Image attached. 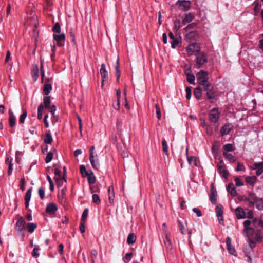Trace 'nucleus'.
Listing matches in <instances>:
<instances>
[{
    "instance_id": "nucleus-38",
    "label": "nucleus",
    "mask_w": 263,
    "mask_h": 263,
    "mask_svg": "<svg viewBox=\"0 0 263 263\" xmlns=\"http://www.w3.org/2000/svg\"><path fill=\"white\" fill-rule=\"evenodd\" d=\"M263 234L260 230H257L255 234V240L258 242H261Z\"/></svg>"
},
{
    "instance_id": "nucleus-58",
    "label": "nucleus",
    "mask_w": 263,
    "mask_h": 263,
    "mask_svg": "<svg viewBox=\"0 0 263 263\" xmlns=\"http://www.w3.org/2000/svg\"><path fill=\"white\" fill-rule=\"evenodd\" d=\"M40 70H41V76L42 79V81H43L44 78L45 77V72L43 69V61L41 60V64H40Z\"/></svg>"
},
{
    "instance_id": "nucleus-40",
    "label": "nucleus",
    "mask_w": 263,
    "mask_h": 263,
    "mask_svg": "<svg viewBox=\"0 0 263 263\" xmlns=\"http://www.w3.org/2000/svg\"><path fill=\"white\" fill-rule=\"evenodd\" d=\"M27 116V112L26 110L23 109V113L20 116L19 118V123L23 124L24 123L25 120Z\"/></svg>"
},
{
    "instance_id": "nucleus-8",
    "label": "nucleus",
    "mask_w": 263,
    "mask_h": 263,
    "mask_svg": "<svg viewBox=\"0 0 263 263\" xmlns=\"http://www.w3.org/2000/svg\"><path fill=\"white\" fill-rule=\"evenodd\" d=\"M100 74L102 77V86H103L104 83L107 82L108 80V73L105 67V65L102 63L101 65Z\"/></svg>"
},
{
    "instance_id": "nucleus-36",
    "label": "nucleus",
    "mask_w": 263,
    "mask_h": 263,
    "mask_svg": "<svg viewBox=\"0 0 263 263\" xmlns=\"http://www.w3.org/2000/svg\"><path fill=\"white\" fill-rule=\"evenodd\" d=\"M178 221L181 233L183 235L185 234L187 232L186 226H184L180 220Z\"/></svg>"
},
{
    "instance_id": "nucleus-19",
    "label": "nucleus",
    "mask_w": 263,
    "mask_h": 263,
    "mask_svg": "<svg viewBox=\"0 0 263 263\" xmlns=\"http://www.w3.org/2000/svg\"><path fill=\"white\" fill-rule=\"evenodd\" d=\"M9 125L11 128H13L16 124V119L15 116L11 109H9Z\"/></svg>"
},
{
    "instance_id": "nucleus-47",
    "label": "nucleus",
    "mask_w": 263,
    "mask_h": 263,
    "mask_svg": "<svg viewBox=\"0 0 263 263\" xmlns=\"http://www.w3.org/2000/svg\"><path fill=\"white\" fill-rule=\"evenodd\" d=\"M243 224L244 226V231H247L251 229V228L250 227V225L251 224V221L250 220H245L243 222Z\"/></svg>"
},
{
    "instance_id": "nucleus-57",
    "label": "nucleus",
    "mask_w": 263,
    "mask_h": 263,
    "mask_svg": "<svg viewBox=\"0 0 263 263\" xmlns=\"http://www.w3.org/2000/svg\"><path fill=\"white\" fill-rule=\"evenodd\" d=\"M38 193L41 199H43L45 197V191L42 187H40L38 190Z\"/></svg>"
},
{
    "instance_id": "nucleus-21",
    "label": "nucleus",
    "mask_w": 263,
    "mask_h": 263,
    "mask_svg": "<svg viewBox=\"0 0 263 263\" xmlns=\"http://www.w3.org/2000/svg\"><path fill=\"white\" fill-rule=\"evenodd\" d=\"M235 213L238 219H242L246 218V213L241 207H237L235 210Z\"/></svg>"
},
{
    "instance_id": "nucleus-13",
    "label": "nucleus",
    "mask_w": 263,
    "mask_h": 263,
    "mask_svg": "<svg viewBox=\"0 0 263 263\" xmlns=\"http://www.w3.org/2000/svg\"><path fill=\"white\" fill-rule=\"evenodd\" d=\"M253 170H256V174L257 176L260 175L263 173V162L255 163L252 167Z\"/></svg>"
},
{
    "instance_id": "nucleus-31",
    "label": "nucleus",
    "mask_w": 263,
    "mask_h": 263,
    "mask_svg": "<svg viewBox=\"0 0 263 263\" xmlns=\"http://www.w3.org/2000/svg\"><path fill=\"white\" fill-rule=\"evenodd\" d=\"M174 26L173 27V30L174 32H177L181 27L180 21L178 19L174 20Z\"/></svg>"
},
{
    "instance_id": "nucleus-55",
    "label": "nucleus",
    "mask_w": 263,
    "mask_h": 263,
    "mask_svg": "<svg viewBox=\"0 0 263 263\" xmlns=\"http://www.w3.org/2000/svg\"><path fill=\"white\" fill-rule=\"evenodd\" d=\"M98 256V252L96 250H92L91 251V257L92 259V263H95V258Z\"/></svg>"
},
{
    "instance_id": "nucleus-9",
    "label": "nucleus",
    "mask_w": 263,
    "mask_h": 263,
    "mask_svg": "<svg viewBox=\"0 0 263 263\" xmlns=\"http://www.w3.org/2000/svg\"><path fill=\"white\" fill-rule=\"evenodd\" d=\"M186 51L190 55L193 54L194 53L199 52V46L197 43H193L189 45L186 47Z\"/></svg>"
},
{
    "instance_id": "nucleus-56",
    "label": "nucleus",
    "mask_w": 263,
    "mask_h": 263,
    "mask_svg": "<svg viewBox=\"0 0 263 263\" xmlns=\"http://www.w3.org/2000/svg\"><path fill=\"white\" fill-rule=\"evenodd\" d=\"M197 24L196 23H191L189 25H188L184 29L186 30V31H188L190 29H193V28H195L196 27H197Z\"/></svg>"
},
{
    "instance_id": "nucleus-20",
    "label": "nucleus",
    "mask_w": 263,
    "mask_h": 263,
    "mask_svg": "<svg viewBox=\"0 0 263 263\" xmlns=\"http://www.w3.org/2000/svg\"><path fill=\"white\" fill-rule=\"evenodd\" d=\"M32 187L29 188L26 192L25 200V208L27 209L29 206V201L31 197Z\"/></svg>"
},
{
    "instance_id": "nucleus-63",
    "label": "nucleus",
    "mask_w": 263,
    "mask_h": 263,
    "mask_svg": "<svg viewBox=\"0 0 263 263\" xmlns=\"http://www.w3.org/2000/svg\"><path fill=\"white\" fill-rule=\"evenodd\" d=\"M132 255H133V254H132V253H127L125 255V256L123 257V259L124 261V262H126V261H125V259H127L128 261L130 260V259L132 258Z\"/></svg>"
},
{
    "instance_id": "nucleus-48",
    "label": "nucleus",
    "mask_w": 263,
    "mask_h": 263,
    "mask_svg": "<svg viewBox=\"0 0 263 263\" xmlns=\"http://www.w3.org/2000/svg\"><path fill=\"white\" fill-rule=\"evenodd\" d=\"M187 81L191 84H195V76L193 74H187Z\"/></svg>"
},
{
    "instance_id": "nucleus-15",
    "label": "nucleus",
    "mask_w": 263,
    "mask_h": 263,
    "mask_svg": "<svg viewBox=\"0 0 263 263\" xmlns=\"http://www.w3.org/2000/svg\"><path fill=\"white\" fill-rule=\"evenodd\" d=\"M194 18L193 14L191 13L184 14L181 16L182 24L185 25L191 22Z\"/></svg>"
},
{
    "instance_id": "nucleus-43",
    "label": "nucleus",
    "mask_w": 263,
    "mask_h": 263,
    "mask_svg": "<svg viewBox=\"0 0 263 263\" xmlns=\"http://www.w3.org/2000/svg\"><path fill=\"white\" fill-rule=\"evenodd\" d=\"M162 143L163 151L166 155H168V147H167V142L164 139H163V140L162 141Z\"/></svg>"
},
{
    "instance_id": "nucleus-53",
    "label": "nucleus",
    "mask_w": 263,
    "mask_h": 263,
    "mask_svg": "<svg viewBox=\"0 0 263 263\" xmlns=\"http://www.w3.org/2000/svg\"><path fill=\"white\" fill-rule=\"evenodd\" d=\"M53 154L52 152H49L47 154L46 157L45 158L46 163H49L52 160V159L53 158Z\"/></svg>"
},
{
    "instance_id": "nucleus-28",
    "label": "nucleus",
    "mask_w": 263,
    "mask_h": 263,
    "mask_svg": "<svg viewBox=\"0 0 263 263\" xmlns=\"http://www.w3.org/2000/svg\"><path fill=\"white\" fill-rule=\"evenodd\" d=\"M37 225L32 222H29L26 224V229L30 233H33Z\"/></svg>"
},
{
    "instance_id": "nucleus-17",
    "label": "nucleus",
    "mask_w": 263,
    "mask_h": 263,
    "mask_svg": "<svg viewBox=\"0 0 263 263\" xmlns=\"http://www.w3.org/2000/svg\"><path fill=\"white\" fill-rule=\"evenodd\" d=\"M248 194L250 200V202L249 203V206L250 208H253L255 205V202H256L258 197L253 192H250Z\"/></svg>"
},
{
    "instance_id": "nucleus-6",
    "label": "nucleus",
    "mask_w": 263,
    "mask_h": 263,
    "mask_svg": "<svg viewBox=\"0 0 263 263\" xmlns=\"http://www.w3.org/2000/svg\"><path fill=\"white\" fill-rule=\"evenodd\" d=\"M220 113L219 112L217 108H213L209 115V117L210 121L212 123H216L219 118Z\"/></svg>"
},
{
    "instance_id": "nucleus-37",
    "label": "nucleus",
    "mask_w": 263,
    "mask_h": 263,
    "mask_svg": "<svg viewBox=\"0 0 263 263\" xmlns=\"http://www.w3.org/2000/svg\"><path fill=\"white\" fill-rule=\"evenodd\" d=\"M44 107L46 108H48L50 106L51 100L50 96H46L43 99Z\"/></svg>"
},
{
    "instance_id": "nucleus-3",
    "label": "nucleus",
    "mask_w": 263,
    "mask_h": 263,
    "mask_svg": "<svg viewBox=\"0 0 263 263\" xmlns=\"http://www.w3.org/2000/svg\"><path fill=\"white\" fill-rule=\"evenodd\" d=\"M26 222L24 218L22 216L19 217L16 223V230L18 232L21 234L22 237L25 236L24 231L25 230Z\"/></svg>"
},
{
    "instance_id": "nucleus-32",
    "label": "nucleus",
    "mask_w": 263,
    "mask_h": 263,
    "mask_svg": "<svg viewBox=\"0 0 263 263\" xmlns=\"http://www.w3.org/2000/svg\"><path fill=\"white\" fill-rule=\"evenodd\" d=\"M194 95L197 99H200L202 95V89L200 87H196L194 90Z\"/></svg>"
},
{
    "instance_id": "nucleus-26",
    "label": "nucleus",
    "mask_w": 263,
    "mask_h": 263,
    "mask_svg": "<svg viewBox=\"0 0 263 263\" xmlns=\"http://www.w3.org/2000/svg\"><path fill=\"white\" fill-rule=\"evenodd\" d=\"M222 154L225 159L232 163L235 162L236 160V158L231 154H229L226 152H223Z\"/></svg>"
},
{
    "instance_id": "nucleus-5",
    "label": "nucleus",
    "mask_w": 263,
    "mask_h": 263,
    "mask_svg": "<svg viewBox=\"0 0 263 263\" xmlns=\"http://www.w3.org/2000/svg\"><path fill=\"white\" fill-rule=\"evenodd\" d=\"M176 5L180 10L186 11L190 9L191 2L186 0H178L176 3Z\"/></svg>"
},
{
    "instance_id": "nucleus-49",
    "label": "nucleus",
    "mask_w": 263,
    "mask_h": 263,
    "mask_svg": "<svg viewBox=\"0 0 263 263\" xmlns=\"http://www.w3.org/2000/svg\"><path fill=\"white\" fill-rule=\"evenodd\" d=\"M54 180L56 182V184L58 187H61L63 184V179L61 178L54 177Z\"/></svg>"
},
{
    "instance_id": "nucleus-45",
    "label": "nucleus",
    "mask_w": 263,
    "mask_h": 263,
    "mask_svg": "<svg viewBox=\"0 0 263 263\" xmlns=\"http://www.w3.org/2000/svg\"><path fill=\"white\" fill-rule=\"evenodd\" d=\"M223 149L226 152H232L234 150L232 144H226L223 146Z\"/></svg>"
},
{
    "instance_id": "nucleus-42",
    "label": "nucleus",
    "mask_w": 263,
    "mask_h": 263,
    "mask_svg": "<svg viewBox=\"0 0 263 263\" xmlns=\"http://www.w3.org/2000/svg\"><path fill=\"white\" fill-rule=\"evenodd\" d=\"M171 43L172 48H175L178 45L181 43L180 39L175 37L172 40V41Z\"/></svg>"
},
{
    "instance_id": "nucleus-41",
    "label": "nucleus",
    "mask_w": 263,
    "mask_h": 263,
    "mask_svg": "<svg viewBox=\"0 0 263 263\" xmlns=\"http://www.w3.org/2000/svg\"><path fill=\"white\" fill-rule=\"evenodd\" d=\"M164 244L165 247L168 249H171L172 248V243L171 240L167 235H165V239L164 240Z\"/></svg>"
},
{
    "instance_id": "nucleus-23",
    "label": "nucleus",
    "mask_w": 263,
    "mask_h": 263,
    "mask_svg": "<svg viewBox=\"0 0 263 263\" xmlns=\"http://www.w3.org/2000/svg\"><path fill=\"white\" fill-rule=\"evenodd\" d=\"M31 75L33 78L34 81H36L39 77V68L36 64L32 65Z\"/></svg>"
},
{
    "instance_id": "nucleus-14",
    "label": "nucleus",
    "mask_w": 263,
    "mask_h": 263,
    "mask_svg": "<svg viewBox=\"0 0 263 263\" xmlns=\"http://www.w3.org/2000/svg\"><path fill=\"white\" fill-rule=\"evenodd\" d=\"M224 167L225 166L220 164L217 165V168L218 170L219 174L222 177L224 178L225 179H227L228 178L229 173Z\"/></svg>"
},
{
    "instance_id": "nucleus-62",
    "label": "nucleus",
    "mask_w": 263,
    "mask_h": 263,
    "mask_svg": "<svg viewBox=\"0 0 263 263\" xmlns=\"http://www.w3.org/2000/svg\"><path fill=\"white\" fill-rule=\"evenodd\" d=\"M95 149V147L92 146L90 148V154H89V160L90 161H93V151Z\"/></svg>"
},
{
    "instance_id": "nucleus-35",
    "label": "nucleus",
    "mask_w": 263,
    "mask_h": 263,
    "mask_svg": "<svg viewBox=\"0 0 263 263\" xmlns=\"http://www.w3.org/2000/svg\"><path fill=\"white\" fill-rule=\"evenodd\" d=\"M116 69V74L117 77V80L118 82L119 81L120 77V71L119 69V58H118L117 60L116 61V64L115 66Z\"/></svg>"
},
{
    "instance_id": "nucleus-34",
    "label": "nucleus",
    "mask_w": 263,
    "mask_h": 263,
    "mask_svg": "<svg viewBox=\"0 0 263 263\" xmlns=\"http://www.w3.org/2000/svg\"><path fill=\"white\" fill-rule=\"evenodd\" d=\"M52 90V86L51 84H45L43 88V92L46 95L50 93Z\"/></svg>"
},
{
    "instance_id": "nucleus-1",
    "label": "nucleus",
    "mask_w": 263,
    "mask_h": 263,
    "mask_svg": "<svg viewBox=\"0 0 263 263\" xmlns=\"http://www.w3.org/2000/svg\"><path fill=\"white\" fill-rule=\"evenodd\" d=\"M196 55V68H201L204 64L208 62V58L206 55L202 52H198L195 53Z\"/></svg>"
},
{
    "instance_id": "nucleus-44",
    "label": "nucleus",
    "mask_w": 263,
    "mask_h": 263,
    "mask_svg": "<svg viewBox=\"0 0 263 263\" xmlns=\"http://www.w3.org/2000/svg\"><path fill=\"white\" fill-rule=\"evenodd\" d=\"M88 214V209L86 208L84 209L81 217V221L86 222V218Z\"/></svg>"
},
{
    "instance_id": "nucleus-46",
    "label": "nucleus",
    "mask_w": 263,
    "mask_h": 263,
    "mask_svg": "<svg viewBox=\"0 0 263 263\" xmlns=\"http://www.w3.org/2000/svg\"><path fill=\"white\" fill-rule=\"evenodd\" d=\"M92 201L96 204H99L100 203V199L99 196L96 194H93L92 196Z\"/></svg>"
},
{
    "instance_id": "nucleus-22",
    "label": "nucleus",
    "mask_w": 263,
    "mask_h": 263,
    "mask_svg": "<svg viewBox=\"0 0 263 263\" xmlns=\"http://www.w3.org/2000/svg\"><path fill=\"white\" fill-rule=\"evenodd\" d=\"M227 191L231 194L232 196H236L237 192L233 183H229L227 186Z\"/></svg>"
},
{
    "instance_id": "nucleus-52",
    "label": "nucleus",
    "mask_w": 263,
    "mask_h": 263,
    "mask_svg": "<svg viewBox=\"0 0 263 263\" xmlns=\"http://www.w3.org/2000/svg\"><path fill=\"white\" fill-rule=\"evenodd\" d=\"M90 161V163L93 167V168L95 169H98L99 167V161H98V159H96V160L95 159V158L93 157V161Z\"/></svg>"
},
{
    "instance_id": "nucleus-2",
    "label": "nucleus",
    "mask_w": 263,
    "mask_h": 263,
    "mask_svg": "<svg viewBox=\"0 0 263 263\" xmlns=\"http://www.w3.org/2000/svg\"><path fill=\"white\" fill-rule=\"evenodd\" d=\"M208 73L203 70H200L199 72L197 74V80L199 85L203 87L206 85L208 83H210L208 82Z\"/></svg>"
},
{
    "instance_id": "nucleus-25",
    "label": "nucleus",
    "mask_w": 263,
    "mask_h": 263,
    "mask_svg": "<svg viewBox=\"0 0 263 263\" xmlns=\"http://www.w3.org/2000/svg\"><path fill=\"white\" fill-rule=\"evenodd\" d=\"M257 177L256 176H247L245 178L246 182L252 186H254L256 183Z\"/></svg>"
},
{
    "instance_id": "nucleus-64",
    "label": "nucleus",
    "mask_w": 263,
    "mask_h": 263,
    "mask_svg": "<svg viewBox=\"0 0 263 263\" xmlns=\"http://www.w3.org/2000/svg\"><path fill=\"white\" fill-rule=\"evenodd\" d=\"M245 168V166L242 164H241L239 162L237 163V166L236 168V171L238 172V171H242V170H244Z\"/></svg>"
},
{
    "instance_id": "nucleus-60",
    "label": "nucleus",
    "mask_w": 263,
    "mask_h": 263,
    "mask_svg": "<svg viewBox=\"0 0 263 263\" xmlns=\"http://www.w3.org/2000/svg\"><path fill=\"white\" fill-rule=\"evenodd\" d=\"M39 248H34L32 251V256L35 258H37L40 256V254L38 253V251L39 250Z\"/></svg>"
},
{
    "instance_id": "nucleus-30",
    "label": "nucleus",
    "mask_w": 263,
    "mask_h": 263,
    "mask_svg": "<svg viewBox=\"0 0 263 263\" xmlns=\"http://www.w3.org/2000/svg\"><path fill=\"white\" fill-rule=\"evenodd\" d=\"M52 141V137L50 132L49 131L45 134L44 142L46 144H50Z\"/></svg>"
},
{
    "instance_id": "nucleus-51",
    "label": "nucleus",
    "mask_w": 263,
    "mask_h": 263,
    "mask_svg": "<svg viewBox=\"0 0 263 263\" xmlns=\"http://www.w3.org/2000/svg\"><path fill=\"white\" fill-rule=\"evenodd\" d=\"M52 31L54 32H56L58 33H60L61 32V27L59 23H57L54 24L53 28Z\"/></svg>"
},
{
    "instance_id": "nucleus-10",
    "label": "nucleus",
    "mask_w": 263,
    "mask_h": 263,
    "mask_svg": "<svg viewBox=\"0 0 263 263\" xmlns=\"http://www.w3.org/2000/svg\"><path fill=\"white\" fill-rule=\"evenodd\" d=\"M53 38L56 41L57 45L59 46L63 47L64 46V41L65 40V35L62 33L60 34H53Z\"/></svg>"
},
{
    "instance_id": "nucleus-16",
    "label": "nucleus",
    "mask_w": 263,
    "mask_h": 263,
    "mask_svg": "<svg viewBox=\"0 0 263 263\" xmlns=\"http://www.w3.org/2000/svg\"><path fill=\"white\" fill-rule=\"evenodd\" d=\"M226 245L227 248L229 252L233 255H235V253H236V251L234 248H233L231 246V239L230 237H227L226 238Z\"/></svg>"
},
{
    "instance_id": "nucleus-7",
    "label": "nucleus",
    "mask_w": 263,
    "mask_h": 263,
    "mask_svg": "<svg viewBox=\"0 0 263 263\" xmlns=\"http://www.w3.org/2000/svg\"><path fill=\"white\" fill-rule=\"evenodd\" d=\"M223 207L222 205L218 204L215 209V212L217 217L218 218L219 222L222 225H224V221L223 218Z\"/></svg>"
},
{
    "instance_id": "nucleus-29",
    "label": "nucleus",
    "mask_w": 263,
    "mask_h": 263,
    "mask_svg": "<svg viewBox=\"0 0 263 263\" xmlns=\"http://www.w3.org/2000/svg\"><path fill=\"white\" fill-rule=\"evenodd\" d=\"M108 192L109 194V202L111 203L113 202L115 197L114 187L112 186H110L108 187Z\"/></svg>"
},
{
    "instance_id": "nucleus-4",
    "label": "nucleus",
    "mask_w": 263,
    "mask_h": 263,
    "mask_svg": "<svg viewBox=\"0 0 263 263\" xmlns=\"http://www.w3.org/2000/svg\"><path fill=\"white\" fill-rule=\"evenodd\" d=\"M204 90L206 91L207 98L209 100L213 99L215 98L216 93L214 90L213 86L211 83H208L203 86Z\"/></svg>"
},
{
    "instance_id": "nucleus-39",
    "label": "nucleus",
    "mask_w": 263,
    "mask_h": 263,
    "mask_svg": "<svg viewBox=\"0 0 263 263\" xmlns=\"http://www.w3.org/2000/svg\"><path fill=\"white\" fill-rule=\"evenodd\" d=\"M255 204L256 205V208L259 210H263V199L258 198Z\"/></svg>"
},
{
    "instance_id": "nucleus-59",
    "label": "nucleus",
    "mask_w": 263,
    "mask_h": 263,
    "mask_svg": "<svg viewBox=\"0 0 263 263\" xmlns=\"http://www.w3.org/2000/svg\"><path fill=\"white\" fill-rule=\"evenodd\" d=\"M235 184L237 186H242L244 185L243 183L241 181L239 177H236L235 178Z\"/></svg>"
},
{
    "instance_id": "nucleus-61",
    "label": "nucleus",
    "mask_w": 263,
    "mask_h": 263,
    "mask_svg": "<svg viewBox=\"0 0 263 263\" xmlns=\"http://www.w3.org/2000/svg\"><path fill=\"white\" fill-rule=\"evenodd\" d=\"M185 91L186 93V97L187 99H190L192 95V90L191 88L186 87L185 88Z\"/></svg>"
},
{
    "instance_id": "nucleus-11",
    "label": "nucleus",
    "mask_w": 263,
    "mask_h": 263,
    "mask_svg": "<svg viewBox=\"0 0 263 263\" xmlns=\"http://www.w3.org/2000/svg\"><path fill=\"white\" fill-rule=\"evenodd\" d=\"M217 191L214 187L213 183L211 185V193L210 195V200L211 203L213 204H216L217 203Z\"/></svg>"
},
{
    "instance_id": "nucleus-24",
    "label": "nucleus",
    "mask_w": 263,
    "mask_h": 263,
    "mask_svg": "<svg viewBox=\"0 0 263 263\" xmlns=\"http://www.w3.org/2000/svg\"><path fill=\"white\" fill-rule=\"evenodd\" d=\"M80 170L83 177H87V176H89V174L93 175V172L90 170L87 171L84 165H80Z\"/></svg>"
},
{
    "instance_id": "nucleus-12",
    "label": "nucleus",
    "mask_w": 263,
    "mask_h": 263,
    "mask_svg": "<svg viewBox=\"0 0 263 263\" xmlns=\"http://www.w3.org/2000/svg\"><path fill=\"white\" fill-rule=\"evenodd\" d=\"M233 126L232 124L228 123L222 126L220 129V134L222 136L229 134L232 129Z\"/></svg>"
},
{
    "instance_id": "nucleus-27",
    "label": "nucleus",
    "mask_w": 263,
    "mask_h": 263,
    "mask_svg": "<svg viewBox=\"0 0 263 263\" xmlns=\"http://www.w3.org/2000/svg\"><path fill=\"white\" fill-rule=\"evenodd\" d=\"M66 187H64L61 190V195L58 196L59 199L61 201V202L62 203H65L66 202Z\"/></svg>"
},
{
    "instance_id": "nucleus-33",
    "label": "nucleus",
    "mask_w": 263,
    "mask_h": 263,
    "mask_svg": "<svg viewBox=\"0 0 263 263\" xmlns=\"http://www.w3.org/2000/svg\"><path fill=\"white\" fill-rule=\"evenodd\" d=\"M136 240V236L133 234L130 233L128 235L127 239V242L129 245L133 244Z\"/></svg>"
},
{
    "instance_id": "nucleus-50",
    "label": "nucleus",
    "mask_w": 263,
    "mask_h": 263,
    "mask_svg": "<svg viewBox=\"0 0 263 263\" xmlns=\"http://www.w3.org/2000/svg\"><path fill=\"white\" fill-rule=\"evenodd\" d=\"M88 182L89 184H94L96 182V177L93 175L89 174V176H87Z\"/></svg>"
},
{
    "instance_id": "nucleus-54",
    "label": "nucleus",
    "mask_w": 263,
    "mask_h": 263,
    "mask_svg": "<svg viewBox=\"0 0 263 263\" xmlns=\"http://www.w3.org/2000/svg\"><path fill=\"white\" fill-rule=\"evenodd\" d=\"M156 110V114L158 120L161 119V110L158 104H155V105Z\"/></svg>"
},
{
    "instance_id": "nucleus-18",
    "label": "nucleus",
    "mask_w": 263,
    "mask_h": 263,
    "mask_svg": "<svg viewBox=\"0 0 263 263\" xmlns=\"http://www.w3.org/2000/svg\"><path fill=\"white\" fill-rule=\"evenodd\" d=\"M58 209L57 205L53 203H49L46 207V212L50 214H54Z\"/></svg>"
}]
</instances>
